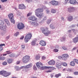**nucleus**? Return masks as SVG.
Wrapping results in <instances>:
<instances>
[{"label": "nucleus", "mask_w": 78, "mask_h": 78, "mask_svg": "<svg viewBox=\"0 0 78 78\" xmlns=\"http://www.w3.org/2000/svg\"><path fill=\"white\" fill-rule=\"evenodd\" d=\"M58 59H61V58H62V57L61 56H59L58 57Z\"/></svg>", "instance_id": "obj_52"}, {"label": "nucleus", "mask_w": 78, "mask_h": 78, "mask_svg": "<svg viewBox=\"0 0 78 78\" xmlns=\"http://www.w3.org/2000/svg\"><path fill=\"white\" fill-rule=\"evenodd\" d=\"M33 69L35 70H37V67H36V66H34Z\"/></svg>", "instance_id": "obj_48"}, {"label": "nucleus", "mask_w": 78, "mask_h": 78, "mask_svg": "<svg viewBox=\"0 0 78 78\" xmlns=\"http://www.w3.org/2000/svg\"><path fill=\"white\" fill-rule=\"evenodd\" d=\"M5 57H0V60H5Z\"/></svg>", "instance_id": "obj_39"}, {"label": "nucleus", "mask_w": 78, "mask_h": 78, "mask_svg": "<svg viewBox=\"0 0 78 78\" xmlns=\"http://www.w3.org/2000/svg\"><path fill=\"white\" fill-rule=\"evenodd\" d=\"M23 38H24V36H22L20 37V39L21 40H23Z\"/></svg>", "instance_id": "obj_50"}, {"label": "nucleus", "mask_w": 78, "mask_h": 78, "mask_svg": "<svg viewBox=\"0 0 78 78\" xmlns=\"http://www.w3.org/2000/svg\"><path fill=\"white\" fill-rule=\"evenodd\" d=\"M5 44H0V51H2V50H3V48L2 47L3 46H5Z\"/></svg>", "instance_id": "obj_24"}, {"label": "nucleus", "mask_w": 78, "mask_h": 78, "mask_svg": "<svg viewBox=\"0 0 78 78\" xmlns=\"http://www.w3.org/2000/svg\"><path fill=\"white\" fill-rule=\"evenodd\" d=\"M0 29L3 31H6V26H0Z\"/></svg>", "instance_id": "obj_16"}, {"label": "nucleus", "mask_w": 78, "mask_h": 78, "mask_svg": "<svg viewBox=\"0 0 78 78\" xmlns=\"http://www.w3.org/2000/svg\"><path fill=\"white\" fill-rule=\"evenodd\" d=\"M69 21H71L73 20V17L72 16H70L68 18Z\"/></svg>", "instance_id": "obj_27"}, {"label": "nucleus", "mask_w": 78, "mask_h": 78, "mask_svg": "<svg viewBox=\"0 0 78 78\" xmlns=\"http://www.w3.org/2000/svg\"><path fill=\"white\" fill-rule=\"evenodd\" d=\"M74 75H78V72H75Z\"/></svg>", "instance_id": "obj_54"}, {"label": "nucleus", "mask_w": 78, "mask_h": 78, "mask_svg": "<svg viewBox=\"0 0 78 78\" xmlns=\"http://www.w3.org/2000/svg\"><path fill=\"white\" fill-rule=\"evenodd\" d=\"M58 51H59V50H58V49L56 48L54 49L53 50V51L54 52H58Z\"/></svg>", "instance_id": "obj_38"}, {"label": "nucleus", "mask_w": 78, "mask_h": 78, "mask_svg": "<svg viewBox=\"0 0 78 78\" xmlns=\"http://www.w3.org/2000/svg\"><path fill=\"white\" fill-rule=\"evenodd\" d=\"M21 48L22 49H24L25 48V44L22 45H21Z\"/></svg>", "instance_id": "obj_44"}, {"label": "nucleus", "mask_w": 78, "mask_h": 78, "mask_svg": "<svg viewBox=\"0 0 78 78\" xmlns=\"http://www.w3.org/2000/svg\"><path fill=\"white\" fill-rule=\"evenodd\" d=\"M76 48H77V47H74L73 48L72 50H76Z\"/></svg>", "instance_id": "obj_57"}, {"label": "nucleus", "mask_w": 78, "mask_h": 78, "mask_svg": "<svg viewBox=\"0 0 78 78\" xmlns=\"http://www.w3.org/2000/svg\"><path fill=\"white\" fill-rule=\"evenodd\" d=\"M6 53H7V55H9V54H10L11 53V51H6Z\"/></svg>", "instance_id": "obj_47"}, {"label": "nucleus", "mask_w": 78, "mask_h": 78, "mask_svg": "<svg viewBox=\"0 0 78 78\" xmlns=\"http://www.w3.org/2000/svg\"><path fill=\"white\" fill-rule=\"evenodd\" d=\"M50 27L51 28V29H55V27L53 25V24H51L50 25Z\"/></svg>", "instance_id": "obj_33"}, {"label": "nucleus", "mask_w": 78, "mask_h": 78, "mask_svg": "<svg viewBox=\"0 0 78 78\" xmlns=\"http://www.w3.org/2000/svg\"><path fill=\"white\" fill-rule=\"evenodd\" d=\"M7 62L8 64H11L13 62V59L11 58H8Z\"/></svg>", "instance_id": "obj_20"}, {"label": "nucleus", "mask_w": 78, "mask_h": 78, "mask_svg": "<svg viewBox=\"0 0 78 78\" xmlns=\"http://www.w3.org/2000/svg\"><path fill=\"white\" fill-rule=\"evenodd\" d=\"M51 12L52 13H56V10H55V9H52V10H51Z\"/></svg>", "instance_id": "obj_37"}, {"label": "nucleus", "mask_w": 78, "mask_h": 78, "mask_svg": "<svg viewBox=\"0 0 78 78\" xmlns=\"http://www.w3.org/2000/svg\"><path fill=\"white\" fill-rule=\"evenodd\" d=\"M30 14H31V13H28L27 14V17H28L29 16H30Z\"/></svg>", "instance_id": "obj_55"}, {"label": "nucleus", "mask_w": 78, "mask_h": 78, "mask_svg": "<svg viewBox=\"0 0 78 78\" xmlns=\"http://www.w3.org/2000/svg\"><path fill=\"white\" fill-rule=\"evenodd\" d=\"M55 1H51V3L53 6H54Z\"/></svg>", "instance_id": "obj_35"}, {"label": "nucleus", "mask_w": 78, "mask_h": 78, "mask_svg": "<svg viewBox=\"0 0 78 78\" xmlns=\"http://www.w3.org/2000/svg\"><path fill=\"white\" fill-rule=\"evenodd\" d=\"M61 76V73L56 74L55 75V76L56 77V78H58L59 76Z\"/></svg>", "instance_id": "obj_26"}, {"label": "nucleus", "mask_w": 78, "mask_h": 78, "mask_svg": "<svg viewBox=\"0 0 78 78\" xmlns=\"http://www.w3.org/2000/svg\"><path fill=\"white\" fill-rule=\"evenodd\" d=\"M10 20L12 23H15V20H14V18L10 19Z\"/></svg>", "instance_id": "obj_43"}, {"label": "nucleus", "mask_w": 78, "mask_h": 78, "mask_svg": "<svg viewBox=\"0 0 78 78\" xmlns=\"http://www.w3.org/2000/svg\"><path fill=\"white\" fill-rule=\"evenodd\" d=\"M40 44L42 46H45L46 42L44 41H41L40 42Z\"/></svg>", "instance_id": "obj_17"}, {"label": "nucleus", "mask_w": 78, "mask_h": 78, "mask_svg": "<svg viewBox=\"0 0 78 78\" xmlns=\"http://www.w3.org/2000/svg\"><path fill=\"white\" fill-rule=\"evenodd\" d=\"M7 55V54H5L3 55V56H6Z\"/></svg>", "instance_id": "obj_60"}, {"label": "nucleus", "mask_w": 78, "mask_h": 78, "mask_svg": "<svg viewBox=\"0 0 78 78\" xmlns=\"http://www.w3.org/2000/svg\"><path fill=\"white\" fill-rule=\"evenodd\" d=\"M17 27L19 30H22V29H23L24 28L25 26L24 25V24L22 23H19L17 25Z\"/></svg>", "instance_id": "obj_7"}, {"label": "nucleus", "mask_w": 78, "mask_h": 78, "mask_svg": "<svg viewBox=\"0 0 78 78\" xmlns=\"http://www.w3.org/2000/svg\"><path fill=\"white\" fill-rule=\"evenodd\" d=\"M1 2H2V3H3V2H7L8 1V0H1Z\"/></svg>", "instance_id": "obj_51"}, {"label": "nucleus", "mask_w": 78, "mask_h": 78, "mask_svg": "<svg viewBox=\"0 0 78 78\" xmlns=\"http://www.w3.org/2000/svg\"><path fill=\"white\" fill-rule=\"evenodd\" d=\"M30 57L28 55H26L23 57L22 59V61L23 63H27L30 60Z\"/></svg>", "instance_id": "obj_6"}, {"label": "nucleus", "mask_w": 78, "mask_h": 78, "mask_svg": "<svg viewBox=\"0 0 78 78\" xmlns=\"http://www.w3.org/2000/svg\"><path fill=\"white\" fill-rule=\"evenodd\" d=\"M15 56V55L13 54H12L9 55V57L10 58H13Z\"/></svg>", "instance_id": "obj_34"}, {"label": "nucleus", "mask_w": 78, "mask_h": 78, "mask_svg": "<svg viewBox=\"0 0 78 78\" xmlns=\"http://www.w3.org/2000/svg\"><path fill=\"white\" fill-rule=\"evenodd\" d=\"M11 74V73L10 72H8L5 71H0V75H2V76H4L5 77H7L8 76H9Z\"/></svg>", "instance_id": "obj_4"}, {"label": "nucleus", "mask_w": 78, "mask_h": 78, "mask_svg": "<svg viewBox=\"0 0 78 78\" xmlns=\"http://www.w3.org/2000/svg\"><path fill=\"white\" fill-rule=\"evenodd\" d=\"M28 23H29L30 25H34L35 26H37L39 25L38 23H37V22H31L30 21H29L28 22Z\"/></svg>", "instance_id": "obj_14"}, {"label": "nucleus", "mask_w": 78, "mask_h": 78, "mask_svg": "<svg viewBox=\"0 0 78 78\" xmlns=\"http://www.w3.org/2000/svg\"><path fill=\"white\" fill-rule=\"evenodd\" d=\"M41 58L42 60H45V59H46V57L44 56H42Z\"/></svg>", "instance_id": "obj_46"}, {"label": "nucleus", "mask_w": 78, "mask_h": 78, "mask_svg": "<svg viewBox=\"0 0 78 78\" xmlns=\"http://www.w3.org/2000/svg\"><path fill=\"white\" fill-rule=\"evenodd\" d=\"M69 2L71 4L75 5L76 3V0H69Z\"/></svg>", "instance_id": "obj_19"}, {"label": "nucleus", "mask_w": 78, "mask_h": 78, "mask_svg": "<svg viewBox=\"0 0 78 78\" xmlns=\"http://www.w3.org/2000/svg\"><path fill=\"white\" fill-rule=\"evenodd\" d=\"M48 64L50 66H54L55 64V61L53 60H51L48 62Z\"/></svg>", "instance_id": "obj_10"}, {"label": "nucleus", "mask_w": 78, "mask_h": 78, "mask_svg": "<svg viewBox=\"0 0 78 78\" xmlns=\"http://www.w3.org/2000/svg\"><path fill=\"white\" fill-rule=\"evenodd\" d=\"M40 58H41V57H40V55H38L36 56L35 58L36 59H37V60H38L39 59H40Z\"/></svg>", "instance_id": "obj_31"}, {"label": "nucleus", "mask_w": 78, "mask_h": 78, "mask_svg": "<svg viewBox=\"0 0 78 78\" xmlns=\"http://www.w3.org/2000/svg\"><path fill=\"white\" fill-rule=\"evenodd\" d=\"M47 19V16H44L43 20H42L41 22H45V21Z\"/></svg>", "instance_id": "obj_36"}, {"label": "nucleus", "mask_w": 78, "mask_h": 78, "mask_svg": "<svg viewBox=\"0 0 78 78\" xmlns=\"http://www.w3.org/2000/svg\"><path fill=\"white\" fill-rule=\"evenodd\" d=\"M44 11V10L42 8H39L36 9L35 11V13L36 16L38 17L41 18V17H44V13H40L39 14V12H42Z\"/></svg>", "instance_id": "obj_1"}, {"label": "nucleus", "mask_w": 78, "mask_h": 78, "mask_svg": "<svg viewBox=\"0 0 78 78\" xmlns=\"http://www.w3.org/2000/svg\"><path fill=\"white\" fill-rule=\"evenodd\" d=\"M58 4H59V3L58 2L55 1L54 6H57V5H58Z\"/></svg>", "instance_id": "obj_41"}, {"label": "nucleus", "mask_w": 78, "mask_h": 78, "mask_svg": "<svg viewBox=\"0 0 78 78\" xmlns=\"http://www.w3.org/2000/svg\"><path fill=\"white\" fill-rule=\"evenodd\" d=\"M73 41L74 43H76L78 42V37H76L73 39Z\"/></svg>", "instance_id": "obj_21"}, {"label": "nucleus", "mask_w": 78, "mask_h": 78, "mask_svg": "<svg viewBox=\"0 0 78 78\" xmlns=\"http://www.w3.org/2000/svg\"><path fill=\"white\" fill-rule=\"evenodd\" d=\"M16 63V64H20V61H17Z\"/></svg>", "instance_id": "obj_56"}, {"label": "nucleus", "mask_w": 78, "mask_h": 78, "mask_svg": "<svg viewBox=\"0 0 78 78\" xmlns=\"http://www.w3.org/2000/svg\"><path fill=\"white\" fill-rule=\"evenodd\" d=\"M26 1H27V2H29L30 1V0H25Z\"/></svg>", "instance_id": "obj_62"}, {"label": "nucleus", "mask_w": 78, "mask_h": 78, "mask_svg": "<svg viewBox=\"0 0 78 78\" xmlns=\"http://www.w3.org/2000/svg\"><path fill=\"white\" fill-rule=\"evenodd\" d=\"M10 19H14V15L12 13H10L8 15Z\"/></svg>", "instance_id": "obj_22"}, {"label": "nucleus", "mask_w": 78, "mask_h": 78, "mask_svg": "<svg viewBox=\"0 0 78 78\" xmlns=\"http://www.w3.org/2000/svg\"><path fill=\"white\" fill-rule=\"evenodd\" d=\"M55 48H58V46L57 45L55 46Z\"/></svg>", "instance_id": "obj_59"}, {"label": "nucleus", "mask_w": 78, "mask_h": 78, "mask_svg": "<svg viewBox=\"0 0 78 78\" xmlns=\"http://www.w3.org/2000/svg\"><path fill=\"white\" fill-rule=\"evenodd\" d=\"M36 66L38 69H40L41 66H43V64L41 62H37L36 63Z\"/></svg>", "instance_id": "obj_12"}, {"label": "nucleus", "mask_w": 78, "mask_h": 78, "mask_svg": "<svg viewBox=\"0 0 78 78\" xmlns=\"http://www.w3.org/2000/svg\"><path fill=\"white\" fill-rule=\"evenodd\" d=\"M12 78H16V77H12Z\"/></svg>", "instance_id": "obj_64"}, {"label": "nucleus", "mask_w": 78, "mask_h": 78, "mask_svg": "<svg viewBox=\"0 0 78 78\" xmlns=\"http://www.w3.org/2000/svg\"><path fill=\"white\" fill-rule=\"evenodd\" d=\"M9 37H10V36L9 35L7 37H6V39H7V40L9 39Z\"/></svg>", "instance_id": "obj_53"}, {"label": "nucleus", "mask_w": 78, "mask_h": 78, "mask_svg": "<svg viewBox=\"0 0 78 78\" xmlns=\"http://www.w3.org/2000/svg\"><path fill=\"white\" fill-rule=\"evenodd\" d=\"M19 9H26V7L23 4H19Z\"/></svg>", "instance_id": "obj_11"}, {"label": "nucleus", "mask_w": 78, "mask_h": 78, "mask_svg": "<svg viewBox=\"0 0 78 78\" xmlns=\"http://www.w3.org/2000/svg\"><path fill=\"white\" fill-rule=\"evenodd\" d=\"M32 37V34L31 33L27 34L24 38V41L26 43L28 42Z\"/></svg>", "instance_id": "obj_5"}, {"label": "nucleus", "mask_w": 78, "mask_h": 78, "mask_svg": "<svg viewBox=\"0 0 78 78\" xmlns=\"http://www.w3.org/2000/svg\"><path fill=\"white\" fill-rule=\"evenodd\" d=\"M75 8L73 7H69L67 9V11L68 12H72L75 11Z\"/></svg>", "instance_id": "obj_9"}, {"label": "nucleus", "mask_w": 78, "mask_h": 78, "mask_svg": "<svg viewBox=\"0 0 78 78\" xmlns=\"http://www.w3.org/2000/svg\"><path fill=\"white\" fill-rule=\"evenodd\" d=\"M29 19L34 22H36L37 21V19L34 16H31L29 18Z\"/></svg>", "instance_id": "obj_13"}, {"label": "nucleus", "mask_w": 78, "mask_h": 78, "mask_svg": "<svg viewBox=\"0 0 78 78\" xmlns=\"http://www.w3.org/2000/svg\"><path fill=\"white\" fill-rule=\"evenodd\" d=\"M39 69L41 70H44L45 69H49V70L46 72L47 73H49L50 72H52V70H54L55 68L53 66H43L41 67H40V68Z\"/></svg>", "instance_id": "obj_3"}, {"label": "nucleus", "mask_w": 78, "mask_h": 78, "mask_svg": "<svg viewBox=\"0 0 78 78\" xmlns=\"http://www.w3.org/2000/svg\"><path fill=\"white\" fill-rule=\"evenodd\" d=\"M56 66L57 67V69H59L62 67V65L61 63L59 62H57L56 64Z\"/></svg>", "instance_id": "obj_18"}, {"label": "nucleus", "mask_w": 78, "mask_h": 78, "mask_svg": "<svg viewBox=\"0 0 78 78\" xmlns=\"http://www.w3.org/2000/svg\"><path fill=\"white\" fill-rule=\"evenodd\" d=\"M70 66H75V62H74L72 61L70 62Z\"/></svg>", "instance_id": "obj_25"}, {"label": "nucleus", "mask_w": 78, "mask_h": 78, "mask_svg": "<svg viewBox=\"0 0 78 78\" xmlns=\"http://www.w3.org/2000/svg\"><path fill=\"white\" fill-rule=\"evenodd\" d=\"M61 19L62 20H64V17H62Z\"/></svg>", "instance_id": "obj_61"}, {"label": "nucleus", "mask_w": 78, "mask_h": 78, "mask_svg": "<svg viewBox=\"0 0 78 78\" xmlns=\"http://www.w3.org/2000/svg\"><path fill=\"white\" fill-rule=\"evenodd\" d=\"M54 76L52 74H51L50 75V76H51V78H53V77Z\"/></svg>", "instance_id": "obj_58"}, {"label": "nucleus", "mask_w": 78, "mask_h": 78, "mask_svg": "<svg viewBox=\"0 0 78 78\" xmlns=\"http://www.w3.org/2000/svg\"><path fill=\"white\" fill-rule=\"evenodd\" d=\"M63 71H66V69H64L63 70H62Z\"/></svg>", "instance_id": "obj_63"}, {"label": "nucleus", "mask_w": 78, "mask_h": 78, "mask_svg": "<svg viewBox=\"0 0 78 78\" xmlns=\"http://www.w3.org/2000/svg\"><path fill=\"white\" fill-rule=\"evenodd\" d=\"M62 49H63V50H67V48H66V47L64 46L62 47Z\"/></svg>", "instance_id": "obj_49"}, {"label": "nucleus", "mask_w": 78, "mask_h": 78, "mask_svg": "<svg viewBox=\"0 0 78 78\" xmlns=\"http://www.w3.org/2000/svg\"><path fill=\"white\" fill-rule=\"evenodd\" d=\"M5 21L8 25H10V23H9L8 20L5 19Z\"/></svg>", "instance_id": "obj_28"}, {"label": "nucleus", "mask_w": 78, "mask_h": 78, "mask_svg": "<svg viewBox=\"0 0 78 78\" xmlns=\"http://www.w3.org/2000/svg\"><path fill=\"white\" fill-rule=\"evenodd\" d=\"M51 20H52V18H49L47 20L46 22L48 24H50L51 22Z\"/></svg>", "instance_id": "obj_23"}, {"label": "nucleus", "mask_w": 78, "mask_h": 78, "mask_svg": "<svg viewBox=\"0 0 78 78\" xmlns=\"http://www.w3.org/2000/svg\"><path fill=\"white\" fill-rule=\"evenodd\" d=\"M32 67V64H30L26 66H23L22 67L23 68H24V69H29V68H31Z\"/></svg>", "instance_id": "obj_15"}, {"label": "nucleus", "mask_w": 78, "mask_h": 78, "mask_svg": "<svg viewBox=\"0 0 78 78\" xmlns=\"http://www.w3.org/2000/svg\"><path fill=\"white\" fill-rule=\"evenodd\" d=\"M62 60L64 61H66L67 60V58H69V55L66 54H64L62 55Z\"/></svg>", "instance_id": "obj_8"}, {"label": "nucleus", "mask_w": 78, "mask_h": 78, "mask_svg": "<svg viewBox=\"0 0 78 78\" xmlns=\"http://www.w3.org/2000/svg\"><path fill=\"white\" fill-rule=\"evenodd\" d=\"M19 34V32H17L14 34L15 36H17Z\"/></svg>", "instance_id": "obj_42"}, {"label": "nucleus", "mask_w": 78, "mask_h": 78, "mask_svg": "<svg viewBox=\"0 0 78 78\" xmlns=\"http://www.w3.org/2000/svg\"><path fill=\"white\" fill-rule=\"evenodd\" d=\"M2 64L4 66H6L7 64V62H3Z\"/></svg>", "instance_id": "obj_45"}, {"label": "nucleus", "mask_w": 78, "mask_h": 78, "mask_svg": "<svg viewBox=\"0 0 78 78\" xmlns=\"http://www.w3.org/2000/svg\"><path fill=\"white\" fill-rule=\"evenodd\" d=\"M4 22L0 20V25H4Z\"/></svg>", "instance_id": "obj_40"}, {"label": "nucleus", "mask_w": 78, "mask_h": 78, "mask_svg": "<svg viewBox=\"0 0 78 78\" xmlns=\"http://www.w3.org/2000/svg\"><path fill=\"white\" fill-rule=\"evenodd\" d=\"M62 65L63 66L66 67L67 66V63H66L65 62H63L62 63Z\"/></svg>", "instance_id": "obj_30"}, {"label": "nucleus", "mask_w": 78, "mask_h": 78, "mask_svg": "<svg viewBox=\"0 0 78 78\" xmlns=\"http://www.w3.org/2000/svg\"><path fill=\"white\" fill-rule=\"evenodd\" d=\"M31 44L33 46H34L35 45H36V41H33L31 43Z\"/></svg>", "instance_id": "obj_29"}, {"label": "nucleus", "mask_w": 78, "mask_h": 78, "mask_svg": "<svg viewBox=\"0 0 78 78\" xmlns=\"http://www.w3.org/2000/svg\"><path fill=\"white\" fill-rule=\"evenodd\" d=\"M42 33L44 34L45 36H47L51 33V32L48 30L47 27H42L41 28Z\"/></svg>", "instance_id": "obj_2"}, {"label": "nucleus", "mask_w": 78, "mask_h": 78, "mask_svg": "<svg viewBox=\"0 0 78 78\" xmlns=\"http://www.w3.org/2000/svg\"><path fill=\"white\" fill-rule=\"evenodd\" d=\"M73 61H74V62H76V64H78V60L76 59V58H75L74 59H73Z\"/></svg>", "instance_id": "obj_32"}]
</instances>
